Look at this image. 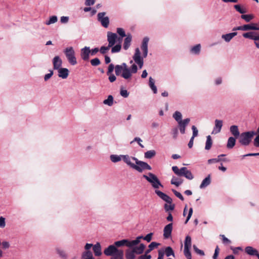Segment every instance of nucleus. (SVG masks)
I'll return each instance as SVG.
<instances>
[{
	"label": "nucleus",
	"instance_id": "1",
	"mask_svg": "<svg viewBox=\"0 0 259 259\" xmlns=\"http://www.w3.org/2000/svg\"><path fill=\"white\" fill-rule=\"evenodd\" d=\"M114 69L117 76H121L127 80L131 79L133 73H136L138 71L137 66L135 64H133L131 68L125 63H123L121 65H116L115 66L113 64H110L108 66L107 74H111Z\"/></svg>",
	"mask_w": 259,
	"mask_h": 259
},
{
	"label": "nucleus",
	"instance_id": "2",
	"mask_svg": "<svg viewBox=\"0 0 259 259\" xmlns=\"http://www.w3.org/2000/svg\"><path fill=\"white\" fill-rule=\"evenodd\" d=\"M145 247V245L143 243H141L139 246H135L128 247V249H126L125 252L126 259H135L136 255L142 254Z\"/></svg>",
	"mask_w": 259,
	"mask_h": 259
},
{
	"label": "nucleus",
	"instance_id": "3",
	"mask_svg": "<svg viewBox=\"0 0 259 259\" xmlns=\"http://www.w3.org/2000/svg\"><path fill=\"white\" fill-rule=\"evenodd\" d=\"M155 192L161 199L169 204H164V208L165 211L168 212L174 209L175 205L174 204H172V200L169 196L158 190H155Z\"/></svg>",
	"mask_w": 259,
	"mask_h": 259
},
{
	"label": "nucleus",
	"instance_id": "4",
	"mask_svg": "<svg viewBox=\"0 0 259 259\" xmlns=\"http://www.w3.org/2000/svg\"><path fill=\"white\" fill-rule=\"evenodd\" d=\"M255 134L256 133L253 131L242 133L239 136V142L243 146H247Z\"/></svg>",
	"mask_w": 259,
	"mask_h": 259
},
{
	"label": "nucleus",
	"instance_id": "5",
	"mask_svg": "<svg viewBox=\"0 0 259 259\" xmlns=\"http://www.w3.org/2000/svg\"><path fill=\"white\" fill-rule=\"evenodd\" d=\"M143 177L151 184L153 188L158 189L159 187H163V185L161 184L159 180L153 174L149 172L148 175H144Z\"/></svg>",
	"mask_w": 259,
	"mask_h": 259
},
{
	"label": "nucleus",
	"instance_id": "6",
	"mask_svg": "<svg viewBox=\"0 0 259 259\" xmlns=\"http://www.w3.org/2000/svg\"><path fill=\"white\" fill-rule=\"evenodd\" d=\"M63 52L65 55L68 61L71 65H75L77 64L75 53L73 47H69L66 48L64 49Z\"/></svg>",
	"mask_w": 259,
	"mask_h": 259
},
{
	"label": "nucleus",
	"instance_id": "7",
	"mask_svg": "<svg viewBox=\"0 0 259 259\" xmlns=\"http://www.w3.org/2000/svg\"><path fill=\"white\" fill-rule=\"evenodd\" d=\"M133 160L135 161L136 164L133 166V168L139 172H142L144 170H151L152 167L147 163L138 160L136 157H133Z\"/></svg>",
	"mask_w": 259,
	"mask_h": 259
},
{
	"label": "nucleus",
	"instance_id": "8",
	"mask_svg": "<svg viewBox=\"0 0 259 259\" xmlns=\"http://www.w3.org/2000/svg\"><path fill=\"white\" fill-rule=\"evenodd\" d=\"M192 246L191 237L187 235L184 241V254L187 259H191L192 255L190 249Z\"/></svg>",
	"mask_w": 259,
	"mask_h": 259
},
{
	"label": "nucleus",
	"instance_id": "9",
	"mask_svg": "<svg viewBox=\"0 0 259 259\" xmlns=\"http://www.w3.org/2000/svg\"><path fill=\"white\" fill-rule=\"evenodd\" d=\"M104 253L107 256L114 255L115 254H124L123 251L117 249L114 244L109 245L104 250Z\"/></svg>",
	"mask_w": 259,
	"mask_h": 259
},
{
	"label": "nucleus",
	"instance_id": "10",
	"mask_svg": "<svg viewBox=\"0 0 259 259\" xmlns=\"http://www.w3.org/2000/svg\"><path fill=\"white\" fill-rule=\"evenodd\" d=\"M105 12L99 13L97 15L98 20L101 23L104 28H107L109 24V19L107 16H105Z\"/></svg>",
	"mask_w": 259,
	"mask_h": 259
},
{
	"label": "nucleus",
	"instance_id": "11",
	"mask_svg": "<svg viewBox=\"0 0 259 259\" xmlns=\"http://www.w3.org/2000/svg\"><path fill=\"white\" fill-rule=\"evenodd\" d=\"M133 59L135 63L138 65L139 68L140 69L142 68L143 66L144 61L143 58L141 57V52L138 48H136L135 50Z\"/></svg>",
	"mask_w": 259,
	"mask_h": 259
},
{
	"label": "nucleus",
	"instance_id": "12",
	"mask_svg": "<svg viewBox=\"0 0 259 259\" xmlns=\"http://www.w3.org/2000/svg\"><path fill=\"white\" fill-rule=\"evenodd\" d=\"M107 36L109 47H113L116 43L117 35L115 33L108 32Z\"/></svg>",
	"mask_w": 259,
	"mask_h": 259
},
{
	"label": "nucleus",
	"instance_id": "13",
	"mask_svg": "<svg viewBox=\"0 0 259 259\" xmlns=\"http://www.w3.org/2000/svg\"><path fill=\"white\" fill-rule=\"evenodd\" d=\"M114 244L116 248L122 247L124 246H125L128 247H133L131 241L129 239H126L115 241L114 243Z\"/></svg>",
	"mask_w": 259,
	"mask_h": 259
},
{
	"label": "nucleus",
	"instance_id": "14",
	"mask_svg": "<svg viewBox=\"0 0 259 259\" xmlns=\"http://www.w3.org/2000/svg\"><path fill=\"white\" fill-rule=\"evenodd\" d=\"M172 230V223H169L166 225L163 229V237L168 239L171 237Z\"/></svg>",
	"mask_w": 259,
	"mask_h": 259
},
{
	"label": "nucleus",
	"instance_id": "15",
	"mask_svg": "<svg viewBox=\"0 0 259 259\" xmlns=\"http://www.w3.org/2000/svg\"><path fill=\"white\" fill-rule=\"evenodd\" d=\"M149 40V38L148 37H144L142 45H141V49L143 52V58H146L148 55V44Z\"/></svg>",
	"mask_w": 259,
	"mask_h": 259
},
{
	"label": "nucleus",
	"instance_id": "16",
	"mask_svg": "<svg viewBox=\"0 0 259 259\" xmlns=\"http://www.w3.org/2000/svg\"><path fill=\"white\" fill-rule=\"evenodd\" d=\"M190 121V118H187L184 119L182 121H180L178 123L180 133L182 134H184L185 133L186 127L189 124Z\"/></svg>",
	"mask_w": 259,
	"mask_h": 259
},
{
	"label": "nucleus",
	"instance_id": "17",
	"mask_svg": "<svg viewBox=\"0 0 259 259\" xmlns=\"http://www.w3.org/2000/svg\"><path fill=\"white\" fill-rule=\"evenodd\" d=\"M214 126L211 134H217L219 133L223 126V121L222 120L215 119L214 121Z\"/></svg>",
	"mask_w": 259,
	"mask_h": 259
},
{
	"label": "nucleus",
	"instance_id": "18",
	"mask_svg": "<svg viewBox=\"0 0 259 259\" xmlns=\"http://www.w3.org/2000/svg\"><path fill=\"white\" fill-rule=\"evenodd\" d=\"M52 63L53 65V69L54 70H58L61 68L62 60L59 56H56L53 59Z\"/></svg>",
	"mask_w": 259,
	"mask_h": 259
},
{
	"label": "nucleus",
	"instance_id": "19",
	"mask_svg": "<svg viewBox=\"0 0 259 259\" xmlns=\"http://www.w3.org/2000/svg\"><path fill=\"white\" fill-rule=\"evenodd\" d=\"M90 53L91 50L90 47H85L81 49L80 56L82 59L84 61H88L89 59Z\"/></svg>",
	"mask_w": 259,
	"mask_h": 259
},
{
	"label": "nucleus",
	"instance_id": "20",
	"mask_svg": "<svg viewBox=\"0 0 259 259\" xmlns=\"http://www.w3.org/2000/svg\"><path fill=\"white\" fill-rule=\"evenodd\" d=\"M58 75L59 77L62 79H66L68 77L69 75V70L66 68H60L58 69Z\"/></svg>",
	"mask_w": 259,
	"mask_h": 259
},
{
	"label": "nucleus",
	"instance_id": "21",
	"mask_svg": "<svg viewBox=\"0 0 259 259\" xmlns=\"http://www.w3.org/2000/svg\"><path fill=\"white\" fill-rule=\"evenodd\" d=\"M172 170L179 177H182L184 175V172L186 170V167H183L181 168H179L177 166H173L172 167Z\"/></svg>",
	"mask_w": 259,
	"mask_h": 259
},
{
	"label": "nucleus",
	"instance_id": "22",
	"mask_svg": "<svg viewBox=\"0 0 259 259\" xmlns=\"http://www.w3.org/2000/svg\"><path fill=\"white\" fill-rule=\"evenodd\" d=\"M245 251L247 254L252 256H256L259 253L257 249L249 246L245 247Z\"/></svg>",
	"mask_w": 259,
	"mask_h": 259
},
{
	"label": "nucleus",
	"instance_id": "23",
	"mask_svg": "<svg viewBox=\"0 0 259 259\" xmlns=\"http://www.w3.org/2000/svg\"><path fill=\"white\" fill-rule=\"evenodd\" d=\"M132 39V36L131 34H128L124 40L123 48L125 50H127L131 46Z\"/></svg>",
	"mask_w": 259,
	"mask_h": 259
},
{
	"label": "nucleus",
	"instance_id": "24",
	"mask_svg": "<svg viewBox=\"0 0 259 259\" xmlns=\"http://www.w3.org/2000/svg\"><path fill=\"white\" fill-rule=\"evenodd\" d=\"M133 157L130 156L128 155H122V159L127 165L133 168V166L135 164L131 162V159L133 160Z\"/></svg>",
	"mask_w": 259,
	"mask_h": 259
},
{
	"label": "nucleus",
	"instance_id": "25",
	"mask_svg": "<svg viewBox=\"0 0 259 259\" xmlns=\"http://www.w3.org/2000/svg\"><path fill=\"white\" fill-rule=\"evenodd\" d=\"M237 34V32H233L222 35V38L226 42H229Z\"/></svg>",
	"mask_w": 259,
	"mask_h": 259
},
{
	"label": "nucleus",
	"instance_id": "26",
	"mask_svg": "<svg viewBox=\"0 0 259 259\" xmlns=\"http://www.w3.org/2000/svg\"><path fill=\"white\" fill-rule=\"evenodd\" d=\"M230 131L235 138H238L240 136L238 127L237 125H232L230 127Z\"/></svg>",
	"mask_w": 259,
	"mask_h": 259
},
{
	"label": "nucleus",
	"instance_id": "27",
	"mask_svg": "<svg viewBox=\"0 0 259 259\" xmlns=\"http://www.w3.org/2000/svg\"><path fill=\"white\" fill-rule=\"evenodd\" d=\"M95 255L97 256H99L101 255V246L99 243H97L93 246V248Z\"/></svg>",
	"mask_w": 259,
	"mask_h": 259
},
{
	"label": "nucleus",
	"instance_id": "28",
	"mask_svg": "<svg viewBox=\"0 0 259 259\" xmlns=\"http://www.w3.org/2000/svg\"><path fill=\"white\" fill-rule=\"evenodd\" d=\"M211 183L210 180V176L209 175L207 177H206L202 182L201 184L200 185V188L203 189L206 187H207Z\"/></svg>",
	"mask_w": 259,
	"mask_h": 259
},
{
	"label": "nucleus",
	"instance_id": "29",
	"mask_svg": "<svg viewBox=\"0 0 259 259\" xmlns=\"http://www.w3.org/2000/svg\"><path fill=\"white\" fill-rule=\"evenodd\" d=\"M236 138L235 137H230L229 138L227 144V147L228 149H232L235 145Z\"/></svg>",
	"mask_w": 259,
	"mask_h": 259
},
{
	"label": "nucleus",
	"instance_id": "30",
	"mask_svg": "<svg viewBox=\"0 0 259 259\" xmlns=\"http://www.w3.org/2000/svg\"><path fill=\"white\" fill-rule=\"evenodd\" d=\"M183 182V180H182L180 178H177L176 177H172L170 183L172 185H174L176 186L177 187H179L180 185H181Z\"/></svg>",
	"mask_w": 259,
	"mask_h": 259
},
{
	"label": "nucleus",
	"instance_id": "31",
	"mask_svg": "<svg viewBox=\"0 0 259 259\" xmlns=\"http://www.w3.org/2000/svg\"><path fill=\"white\" fill-rule=\"evenodd\" d=\"M245 31L249 30H258L259 26H258L256 24L251 23L249 24L244 25Z\"/></svg>",
	"mask_w": 259,
	"mask_h": 259
},
{
	"label": "nucleus",
	"instance_id": "32",
	"mask_svg": "<svg viewBox=\"0 0 259 259\" xmlns=\"http://www.w3.org/2000/svg\"><path fill=\"white\" fill-rule=\"evenodd\" d=\"M122 155L111 154L110 156V160L113 163H116L121 160Z\"/></svg>",
	"mask_w": 259,
	"mask_h": 259
},
{
	"label": "nucleus",
	"instance_id": "33",
	"mask_svg": "<svg viewBox=\"0 0 259 259\" xmlns=\"http://www.w3.org/2000/svg\"><path fill=\"white\" fill-rule=\"evenodd\" d=\"M225 156V154H221V155H219L218 156V158H217L210 159L208 160V163L211 164L212 163L219 162L221 161H226V159H222L221 158L222 157H223Z\"/></svg>",
	"mask_w": 259,
	"mask_h": 259
},
{
	"label": "nucleus",
	"instance_id": "34",
	"mask_svg": "<svg viewBox=\"0 0 259 259\" xmlns=\"http://www.w3.org/2000/svg\"><path fill=\"white\" fill-rule=\"evenodd\" d=\"M114 99L112 95H109L107 99L103 101L104 104L109 106H112L113 105Z\"/></svg>",
	"mask_w": 259,
	"mask_h": 259
},
{
	"label": "nucleus",
	"instance_id": "35",
	"mask_svg": "<svg viewBox=\"0 0 259 259\" xmlns=\"http://www.w3.org/2000/svg\"><path fill=\"white\" fill-rule=\"evenodd\" d=\"M163 251H164V254H165L166 256L169 257L171 255L175 256L174 251L171 247H170V246L166 247L165 248L164 250H163Z\"/></svg>",
	"mask_w": 259,
	"mask_h": 259
},
{
	"label": "nucleus",
	"instance_id": "36",
	"mask_svg": "<svg viewBox=\"0 0 259 259\" xmlns=\"http://www.w3.org/2000/svg\"><path fill=\"white\" fill-rule=\"evenodd\" d=\"M212 141L210 136H207L206 137V141L205 143V149L207 150H209L212 146Z\"/></svg>",
	"mask_w": 259,
	"mask_h": 259
},
{
	"label": "nucleus",
	"instance_id": "37",
	"mask_svg": "<svg viewBox=\"0 0 259 259\" xmlns=\"http://www.w3.org/2000/svg\"><path fill=\"white\" fill-rule=\"evenodd\" d=\"M156 155V152L154 150H149L144 153V157L147 159H151Z\"/></svg>",
	"mask_w": 259,
	"mask_h": 259
},
{
	"label": "nucleus",
	"instance_id": "38",
	"mask_svg": "<svg viewBox=\"0 0 259 259\" xmlns=\"http://www.w3.org/2000/svg\"><path fill=\"white\" fill-rule=\"evenodd\" d=\"M172 117L178 122V123L183 120L182 119V115L179 111H176L173 114Z\"/></svg>",
	"mask_w": 259,
	"mask_h": 259
},
{
	"label": "nucleus",
	"instance_id": "39",
	"mask_svg": "<svg viewBox=\"0 0 259 259\" xmlns=\"http://www.w3.org/2000/svg\"><path fill=\"white\" fill-rule=\"evenodd\" d=\"M82 259H94L92 252L91 251H85L83 252Z\"/></svg>",
	"mask_w": 259,
	"mask_h": 259
},
{
	"label": "nucleus",
	"instance_id": "40",
	"mask_svg": "<svg viewBox=\"0 0 259 259\" xmlns=\"http://www.w3.org/2000/svg\"><path fill=\"white\" fill-rule=\"evenodd\" d=\"M57 253L61 257V258L63 259H66L67 257V255L65 252L64 250L60 249V248H57L56 249Z\"/></svg>",
	"mask_w": 259,
	"mask_h": 259
},
{
	"label": "nucleus",
	"instance_id": "41",
	"mask_svg": "<svg viewBox=\"0 0 259 259\" xmlns=\"http://www.w3.org/2000/svg\"><path fill=\"white\" fill-rule=\"evenodd\" d=\"M200 45L197 44L191 48V52L194 54H199L200 51Z\"/></svg>",
	"mask_w": 259,
	"mask_h": 259
},
{
	"label": "nucleus",
	"instance_id": "42",
	"mask_svg": "<svg viewBox=\"0 0 259 259\" xmlns=\"http://www.w3.org/2000/svg\"><path fill=\"white\" fill-rule=\"evenodd\" d=\"M183 177H185L186 179L191 180L194 178V176L192 175V172L190 170H188L186 167V170L184 172Z\"/></svg>",
	"mask_w": 259,
	"mask_h": 259
},
{
	"label": "nucleus",
	"instance_id": "43",
	"mask_svg": "<svg viewBox=\"0 0 259 259\" xmlns=\"http://www.w3.org/2000/svg\"><path fill=\"white\" fill-rule=\"evenodd\" d=\"M111 48H111V53H118V52H120V51L121 49V44H118L115 46L114 45Z\"/></svg>",
	"mask_w": 259,
	"mask_h": 259
},
{
	"label": "nucleus",
	"instance_id": "44",
	"mask_svg": "<svg viewBox=\"0 0 259 259\" xmlns=\"http://www.w3.org/2000/svg\"><path fill=\"white\" fill-rule=\"evenodd\" d=\"M143 238H144V237H143V236H138L135 240H131L133 247L138 245L140 242L141 239H143Z\"/></svg>",
	"mask_w": 259,
	"mask_h": 259
},
{
	"label": "nucleus",
	"instance_id": "45",
	"mask_svg": "<svg viewBox=\"0 0 259 259\" xmlns=\"http://www.w3.org/2000/svg\"><path fill=\"white\" fill-rule=\"evenodd\" d=\"M58 20L57 17L56 16H51L49 21H47L46 24L48 25L56 23Z\"/></svg>",
	"mask_w": 259,
	"mask_h": 259
},
{
	"label": "nucleus",
	"instance_id": "46",
	"mask_svg": "<svg viewBox=\"0 0 259 259\" xmlns=\"http://www.w3.org/2000/svg\"><path fill=\"white\" fill-rule=\"evenodd\" d=\"M241 18L248 22L253 19V16L251 15H242Z\"/></svg>",
	"mask_w": 259,
	"mask_h": 259
},
{
	"label": "nucleus",
	"instance_id": "47",
	"mask_svg": "<svg viewBox=\"0 0 259 259\" xmlns=\"http://www.w3.org/2000/svg\"><path fill=\"white\" fill-rule=\"evenodd\" d=\"M101 62L98 58H94L91 60V64L93 66H97L100 64Z\"/></svg>",
	"mask_w": 259,
	"mask_h": 259
},
{
	"label": "nucleus",
	"instance_id": "48",
	"mask_svg": "<svg viewBox=\"0 0 259 259\" xmlns=\"http://www.w3.org/2000/svg\"><path fill=\"white\" fill-rule=\"evenodd\" d=\"M116 31L117 33L120 35V36L121 37V38L126 36L127 35H126L124 29L122 28H117L116 29Z\"/></svg>",
	"mask_w": 259,
	"mask_h": 259
},
{
	"label": "nucleus",
	"instance_id": "49",
	"mask_svg": "<svg viewBox=\"0 0 259 259\" xmlns=\"http://www.w3.org/2000/svg\"><path fill=\"white\" fill-rule=\"evenodd\" d=\"M255 34V32L251 31L243 34V36L245 38L252 39L253 35Z\"/></svg>",
	"mask_w": 259,
	"mask_h": 259
},
{
	"label": "nucleus",
	"instance_id": "50",
	"mask_svg": "<svg viewBox=\"0 0 259 259\" xmlns=\"http://www.w3.org/2000/svg\"><path fill=\"white\" fill-rule=\"evenodd\" d=\"M234 8L237 11L241 14H244L246 12L245 9L242 8L239 5H235Z\"/></svg>",
	"mask_w": 259,
	"mask_h": 259
},
{
	"label": "nucleus",
	"instance_id": "51",
	"mask_svg": "<svg viewBox=\"0 0 259 259\" xmlns=\"http://www.w3.org/2000/svg\"><path fill=\"white\" fill-rule=\"evenodd\" d=\"M193 249L195 251V252L197 253L198 254H199L200 255L203 256L204 255V252L203 250H201L198 248V247L195 245H193Z\"/></svg>",
	"mask_w": 259,
	"mask_h": 259
},
{
	"label": "nucleus",
	"instance_id": "52",
	"mask_svg": "<svg viewBox=\"0 0 259 259\" xmlns=\"http://www.w3.org/2000/svg\"><path fill=\"white\" fill-rule=\"evenodd\" d=\"M111 47H109V46L108 45V46L107 47H105V46H102L101 48H100V53L102 54H105L109 50L110 48Z\"/></svg>",
	"mask_w": 259,
	"mask_h": 259
},
{
	"label": "nucleus",
	"instance_id": "53",
	"mask_svg": "<svg viewBox=\"0 0 259 259\" xmlns=\"http://www.w3.org/2000/svg\"><path fill=\"white\" fill-rule=\"evenodd\" d=\"M171 191L176 195V196L179 198L181 200L183 201L184 200V197L180 192H178L175 189H172Z\"/></svg>",
	"mask_w": 259,
	"mask_h": 259
},
{
	"label": "nucleus",
	"instance_id": "54",
	"mask_svg": "<svg viewBox=\"0 0 259 259\" xmlns=\"http://www.w3.org/2000/svg\"><path fill=\"white\" fill-rule=\"evenodd\" d=\"M120 94L122 97L127 98L129 95V93L127 90L121 89L120 91Z\"/></svg>",
	"mask_w": 259,
	"mask_h": 259
},
{
	"label": "nucleus",
	"instance_id": "55",
	"mask_svg": "<svg viewBox=\"0 0 259 259\" xmlns=\"http://www.w3.org/2000/svg\"><path fill=\"white\" fill-rule=\"evenodd\" d=\"M49 73L48 74H46L44 76V80L45 81L48 80L53 75V71L52 70H49Z\"/></svg>",
	"mask_w": 259,
	"mask_h": 259
},
{
	"label": "nucleus",
	"instance_id": "56",
	"mask_svg": "<svg viewBox=\"0 0 259 259\" xmlns=\"http://www.w3.org/2000/svg\"><path fill=\"white\" fill-rule=\"evenodd\" d=\"M192 130L193 131V135L192 137L194 138L198 136V131L195 125H193L192 126Z\"/></svg>",
	"mask_w": 259,
	"mask_h": 259
},
{
	"label": "nucleus",
	"instance_id": "57",
	"mask_svg": "<svg viewBox=\"0 0 259 259\" xmlns=\"http://www.w3.org/2000/svg\"><path fill=\"white\" fill-rule=\"evenodd\" d=\"M6 226V219L3 217H0V228H4Z\"/></svg>",
	"mask_w": 259,
	"mask_h": 259
},
{
	"label": "nucleus",
	"instance_id": "58",
	"mask_svg": "<svg viewBox=\"0 0 259 259\" xmlns=\"http://www.w3.org/2000/svg\"><path fill=\"white\" fill-rule=\"evenodd\" d=\"M160 244L158 243H157L156 242H152L149 245L148 247L150 248L152 250L153 249H154V248L157 247Z\"/></svg>",
	"mask_w": 259,
	"mask_h": 259
},
{
	"label": "nucleus",
	"instance_id": "59",
	"mask_svg": "<svg viewBox=\"0 0 259 259\" xmlns=\"http://www.w3.org/2000/svg\"><path fill=\"white\" fill-rule=\"evenodd\" d=\"M153 234L152 233L148 234L146 236L144 237V238H143V239L147 241L148 242H150L152 239Z\"/></svg>",
	"mask_w": 259,
	"mask_h": 259
},
{
	"label": "nucleus",
	"instance_id": "60",
	"mask_svg": "<svg viewBox=\"0 0 259 259\" xmlns=\"http://www.w3.org/2000/svg\"><path fill=\"white\" fill-rule=\"evenodd\" d=\"M171 133L174 139H176L178 134V129L177 127H175L172 129Z\"/></svg>",
	"mask_w": 259,
	"mask_h": 259
},
{
	"label": "nucleus",
	"instance_id": "61",
	"mask_svg": "<svg viewBox=\"0 0 259 259\" xmlns=\"http://www.w3.org/2000/svg\"><path fill=\"white\" fill-rule=\"evenodd\" d=\"M219 251H220V249H219V247L217 246L215 249L214 253L212 256L213 259H217L218 256L219 255Z\"/></svg>",
	"mask_w": 259,
	"mask_h": 259
},
{
	"label": "nucleus",
	"instance_id": "62",
	"mask_svg": "<svg viewBox=\"0 0 259 259\" xmlns=\"http://www.w3.org/2000/svg\"><path fill=\"white\" fill-rule=\"evenodd\" d=\"M123 255L124 254H115L114 255H112V257L110 259H123Z\"/></svg>",
	"mask_w": 259,
	"mask_h": 259
},
{
	"label": "nucleus",
	"instance_id": "63",
	"mask_svg": "<svg viewBox=\"0 0 259 259\" xmlns=\"http://www.w3.org/2000/svg\"><path fill=\"white\" fill-rule=\"evenodd\" d=\"M164 255V252L163 250H158V256L157 259H163Z\"/></svg>",
	"mask_w": 259,
	"mask_h": 259
},
{
	"label": "nucleus",
	"instance_id": "64",
	"mask_svg": "<svg viewBox=\"0 0 259 259\" xmlns=\"http://www.w3.org/2000/svg\"><path fill=\"white\" fill-rule=\"evenodd\" d=\"M151 256L150 255L143 254L140 255L138 259H151Z\"/></svg>",
	"mask_w": 259,
	"mask_h": 259
}]
</instances>
